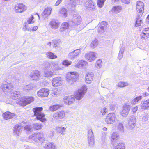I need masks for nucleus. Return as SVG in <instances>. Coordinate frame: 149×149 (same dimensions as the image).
<instances>
[{
  "label": "nucleus",
  "mask_w": 149,
  "mask_h": 149,
  "mask_svg": "<svg viewBox=\"0 0 149 149\" xmlns=\"http://www.w3.org/2000/svg\"><path fill=\"white\" fill-rule=\"evenodd\" d=\"M69 27V24L67 22H64L62 24L59 29V31L63 32L66 29H68Z\"/></svg>",
  "instance_id": "obj_38"
},
{
  "label": "nucleus",
  "mask_w": 149,
  "mask_h": 149,
  "mask_svg": "<svg viewBox=\"0 0 149 149\" xmlns=\"http://www.w3.org/2000/svg\"><path fill=\"white\" fill-rule=\"evenodd\" d=\"M33 126L34 129L36 130L41 129L43 127V125L40 123H36L33 124Z\"/></svg>",
  "instance_id": "obj_42"
},
{
  "label": "nucleus",
  "mask_w": 149,
  "mask_h": 149,
  "mask_svg": "<svg viewBox=\"0 0 149 149\" xmlns=\"http://www.w3.org/2000/svg\"><path fill=\"white\" fill-rule=\"evenodd\" d=\"M116 116L114 113H112L108 114L106 117L105 122L108 124L113 123L115 121Z\"/></svg>",
  "instance_id": "obj_8"
},
{
  "label": "nucleus",
  "mask_w": 149,
  "mask_h": 149,
  "mask_svg": "<svg viewBox=\"0 0 149 149\" xmlns=\"http://www.w3.org/2000/svg\"><path fill=\"white\" fill-rule=\"evenodd\" d=\"M65 116V112L64 110L59 111L54 113L53 115V117L56 120L63 119Z\"/></svg>",
  "instance_id": "obj_9"
},
{
  "label": "nucleus",
  "mask_w": 149,
  "mask_h": 149,
  "mask_svg": "<svg viewBox=\"0 0 149 149\" xmlns=\"http://www.w3.org/2000/svg\"><path fill=\"white\" fill-rule=\"evenodd\" d=\"M49 94V90L48 89L45 88L42 89L37 92L38 96L42 97H47Z\"/></svg>",
  "instance_id": "obj_14"
},
{
  "label": "nucleus",
  "mask_w": 149,
  "mask_h": 149,
  "mask_svg": "<svg viewBox=\"0 0 149 149\" xmlns=\"http://www.w3.org/2000/svg\"><path fill=\"white\" fill-rule=\"evenodd\" d=\"M34 87L32 84H29L27 85L24 86V87L23 89L25 90L29 91L32 89Z\"/></svg>",
  "instance_id": "obj_51"
},
{
  "label": "nucleus",
  "mask_w": 149,
  "mask_h": 149,
  "mask_svg": "<svg viewBox=\"0 0 149 149\" xmlns=\"http://www.w3.org/2000/svg\"><path fill=\"white\" fill-rule=\"evenodd\" d=\"M140 107L144 110L148 109L149 108V99L142 101L140 104Z\"/></svg>",
  "instance_id": "obj_28"
},
{
  "label": "nucleus",
  "mask_w": 149,
  "mask_h": 149,
  "mask_svg": "<svg viewBox=\"0 0 149 149\" xmlns=\"http://www.w3.org/2000/svg\"><path fill=\"white\" fill-rule=\"evenodd\" d=\"M105 1L102 0H98L97 4L100 8H102L103 6Z\"/></svg>",
  "instance_id": "obj_55"
},
{
  "label": "nucleus",
  "mask_w": 149,
  "mask_h": 149,
  "mask_svg": "<svg viewBox=\"0 0 149 149\" xmlns=\"http://www.w3.org/2000/svg\"><path fill=\"white\" fill-rule=\"evenodd\" d=\"M20 94L19 91H14L10 94L11 98L13 100H16L19 96Z\"/></svg>",
  "instance_id": "obj_34"
},
{
  "label": "nucleus",
  "mask_w": 149,
  "mask_h": 149,
  "mask_svg": "<svg viewBox=\"0 0 149 149\" xmlns=\"http://www.w3.org/2000/svg\"><path fill=\"white\" fill-rule=\"evenodd\" d=\"M49 25L50 28L53 30L57 29L60 25L58 21L55 20L51 21L49 22Z\"/></svg>",
  "instance_id": "obj_24"
},
{
  "label": "nucleus",
  "mask_w": 149,
  "mask_h": 149,
  "mask_svg": "<svg viewBox=\"0 0 149 149\" xmlns=\"http://www.w3.org/2000/svg\"><path fill=\"white\" fill-rule=\"evenodd\" d=\"M107 23L105 21L101 22L99 26H101V27L104 29L105 30L106 29Z\"/></svg>",
  "instance_id": "obj_54"
},
{
  "label": "nucleus",
  "mask_w": 149,
  "mask_h": 149,
  "mask_svg": "<svg viewBox=\"0 0 149 149\" xmlns=\"http://www.w3.org/2000/svg\"><path fill=\"white\" fill-rule=\"evenodd\" d=\"M59 14L63 18H65L68 15L67 10L65 8H61L59 10Z\"/></svg>",
  "instance_id": "obj_33"
},
{
  "label": "nucleus",
  "mask_w": 149,
  "mask_h": 149,
  "mask_svg": "<svg viewBox=\"0 0 149 149\" xmlns=\"http://www.w3.org/2000/svg\"><path fill=\"white\" fill-rule=\"evenodd\" d=\"M42 109V107H37L33 109L34 115L36 116L37 119L39 120L42 122H45L46 120L45 118L44 114L41 112Z\"/></svg>",
  "instance_id": "obj_1"
},
{
  "label": "nucleus",
  "mask_w": 149,
  "mask_h": 149,
  "mask_svg": "<svg viewBox=\"0 0 149 149\" xmlns=\"http://www.w3.org/2000/svg\"><path fill=\"white\" fill-rule=\"evenodd\" d=\"M2 87L3 90L4 92L8 91L9 90L12 89L13 87V85L11 83H6L3 84L2 85Z\"/></svg>",
  "instance_id": "obj_29"
},
{
  "label": "nucleus",
  "mask_w": 149,
  "mask_h": 149,
  "mask_svg": "<svg viewBox=\"0 0 149 149\" xmlns=\"http://www.w3.org/2000/svg\"><path fill=\"white\" fill-rule=\"evenodd\" d=\"M87 90V88L86 86H83L79 88L75 93V99L78 100L82 99L85 95Z\"/></svg>",
  "instance_id": "obj_2"
},
{
  "label": "nucleus",
  "mask_w": 149,
  "mask_h": 149,
  "mask_svg": "<svg viewBox=\"0 0 149 149\" xmlns=\"http://www.w3.org/2000/svg\"><path fill=\"white\" fill-rule=\"evenodd\" d=\"M17 13H21L26 10V8L22 4H17L15 7Z\"/></svg>",
  "instance_id": "obj_26"
},
{
  "label": "nucleus",
  "mask_w": 149,
  "mask_h": 149,
  "mask_svg": "<svg viewBox=\"0 0 149 149\" xmlns=\"http://www.w3.org/2000/svg\"><path fill=\"white\" fill-rule=\"evenodd\" d=\"M63 101L64 103L66 105L72 104L75 101V98L73 95L67 96L64 97Z\"/></svg>",
  "instance_id": "obj_12"
},
{
  "label": "nucleus",
  "mask_w": 149,
  "mask_h": 149,
  "mask_svg": "<svg viewBox=\"0 0 149 149\" xmlns=\"http://www.w3.org/2000/svg\"><path fill=\"white\" fill-rule=\"evenodd\" d=\"M81 53L80 49H77L70 52L68 56L71 60H73L77 58Z\"/></svg>",
  "instance_id": "obj_11"
},
{
  "label": "nucleus",
  "mask_w": 149,
  "mask_h": 149,
  "mask_svg": "<svg viewBox=\"0 0 149 149\" xmlns=\"http://www.w3.org/2000/svg\"><path fill=\"white\" fill-rule=\"evenodd\" d=\"M85 4V7L88 10H93L95 8V5L91 0H88L86 2Z\"/></svg>",
  "instance_id": "obj_20"
},
{
  "label": "nucleus",
  "mask_w": 149,
  "mask_h": 149,
  "mask_svg": "<svg viewBox=\"0 0 149 149\" xmlns=\"http://www.w3.org/2000/svg\"><path fill=\"white\" fill-rule=\"evenodd\" d=\"M143 23L141 18L140 15H139L136 17V24L135 26L136 27L141 26V24Z\"/></svg>",
  "instance_id": "obj_37"
},
{
  "label": "nucleus",
  "mask_w": 149,
  "mask_h": 149,
  "mask_svg": "<svg viewBox=\"0 0 149 149\" xmlns=\"http://www.w3.org/2000/svg\"><path fill=\"white\" fill-rule=\"evenodd\" d=\"M78 76V73L74 72H68L66 74V80L69 84L71 85L76 81Z\"/></svg>",
  "instance_id": "obj_3"
},
{
  "label": "nucleus",
  "mask_w": 149,
  "mask_h": 149,
  "mask_svg": "<svg viewBox=\"0 0 149 149\" xmlns=\"http://www.w3.org/2000/svg\"><path fill=\"white\" fill-rule=\"evenodd\" d=\"M109 107L111 111L114 110L115 108V106L113 105H110L109 106Z\"/></svg>",
  "instance_id": "obj_64"
},
{
  "label": "nucleus",
  "mask_w": 149,
  "mask_h": 149,
  "mask_svg": "<svg viewBox=\"0 0 149 149\" xmlns=\"http://www.w3.org/2000/svg\"><path fill=\"white\" fill-rule=\"evenodd\" d=\"M61 107L59 104L51 105L49 107V110L51 111L54 112L58 109Z\"/></svg>",
  "instance_id": "obj_41"
},
{
  "label": "nucleus",
  "mask_w": 149,
  "mask_h": 149,
  "mask_svg": "<svg viewBox=\"0 0 149 149\" xmlns=\"http://www.w3.org/2000/svg\"><path fill=\"white\" fill-rule=\"evenodd\" d=\"M122 9V6L121 5H116L113 7L111 11L114 14H117L120 13Z\"/></svg>",
  "instance_id": "obj_32"
},
{
  "label": "nucleus",
  "mask_w": 149,
  "mask_h": 149,
  "mask_svg": "<svg viewBox=\"0 0 149 149\" xmlns=\"http://www.w3.org/2000/svg\"><path fill=\"white\" fill-rule=\"evenodd\" d=\"M136 117L134 116L130 117L126 125L127 129L130 130L133 129L136 126Z\"/></svg>",
  "instance_id": "obj_6"
},
{
  "label": "nucleus",
  "mask_w": 149,
  "mask_h": 149,
  "mask_svg": "<svg viewBox=\"0 0 149 149\" xmlns=\"http://www.w3.org/2000/svg\"><path fill=\"white\" fill-rule=\"evenodd\" d=\"M34 101L32 97H24L21 98L18 102L19 104L23 106L27 105Z\"/></svg>",
  "instance_id": "obj_5"
},
{
  "label": "nucleus",
  "mask_w": 149,
  "mask_h": 149,
  "mask_svg": "<svg viewBox=\"0 0 149 149\" xmlns=\"http://www.w3.org/2000/svg\"><path fill=\"white\" fill-rule=\"evenodd\" d=\"M47 57L51 59H55L57 58V56L50 52H47L46 54Z\"/></svg>",
  "instance_id": "obj_45"
},
{
  "label": "nucleus",
  "mask_w": 149,
  "mask_h": 149,
  "mask_svg": "<svg viewBox=\"0 0 149 149\" xmlns=\"http://www.w3.org/2000/svg\"><path fill=\"white\" fill-rule=\"evenodd\" d=\"M130 105L129 103L125 104L123 107V110L121 112V115L124 117H126L130 109Z\"/></svg>",
  "instance_id": "obj_10"
},
{
  "label": "nucleus",
  "mask_w": 149,
  "mask_h": 149,
  "mask_svg": "<svg viewBox=\"0 0 149 149\" xmlns=\"http://www.w3.org/2000/svg\"><path fill=\"white\" fill-rule=\"evenodd\" d=\"M40 73L38 70L33 71L30 74L31 78L34 80H37L40 78Z\"/></svg>",
  "instance_id": "obj_21"
},
{
  "label": "nucleus",
  "mask_w": 149,
  "mask_h": 149,
  "mask_svg": "<svg viewBox=\"0 0 149 149\" xmlns=\"http://www.w3.org/2000/svg\"><path fill=\"white\" fill-rule=\"evenodd\" d=\"M114 149H125V144L123 142H120L114 148Z\"/></svg>",
  "instance_id": "obj_44"
},
{
  "label": "nucleus",
  "mask_w": 149,
  "mask_h": 149,
  "mask_svg": "<svg viewBox=\"0 0 149 149\" xmlns=\"http://www.w3.org/2000/svg\"><path fill=\"white\" fill-rule=\"evenodd\" d=\"M27 23L26 22L24 24V25L23 28L24 31H26L27 30L30 31V30L29 29L27 28V26L26 25Z\"/></svg>",
  "instance_id": "obj_61"
},
{
  "label": "nucleus",
  "mask_w": 149,
  "mask_h": 149,
  "mask_svg": "<svg viewBox=\"0 0 149 149\" xmlns=\"http://www.w3.org/2000/svg\"><path fill=\"white\" fill-rule=\"evenodd\" d=\"M142 120L144 121L148 120V119L147 116L146 115L143 116L142 118Z\"/></svg>",
  "instance_id": "obj_62"
},
{
  "label": "nucleus",
  "mask_w": 149,
  "mask_h": 149,
  "mask_svg": "<svg viewBox=\"0 0 149 149\" xmlns=\"http://www.w3.org/2000/svg\"><path fill=\"white\" fill-rule=\"evenodd\" d=\"M81 20V17L79 15L74 14L71 21L73 25H78L80 24Z\"/></svg>",
  "instance_id": "obj_15"
},
{
  "label": "nucleus",
  "mask_w": 149,
  "mask_h": 149,
  "mask_svg": "<svg viewBox=\"0 0 149 149\" xmlns=\"http://www.w3.org/2000/svg\"><path fill=\"white\" fill-rule=\"evenodd\" d=\"M88 143L90 147L93 146L95 144L94 138L88 139Z\"/></svg>",
  "instance_id": "obj_50"
},
{
  "label": "nucleus",
  "mask_w": 149,
  "mask_h": 149,
  "mask_svg": "<svg viewBox=\"0 0 149 149\" xmlns=\"http://www.w3.org/2000/svg\"><path fill=\"white\" fill-rule=\"evenodd\" d=\"M128 85V84L127 82L120 81L118 84L117 86L119 87H123L127 86Z\"/></svg>",
  "instance_id": "obj_52"
},
{
  "label": "nucleus",
  "mask_w": 149,
  "mask_h": 149,
  "mask_svg": "<svg viewBox=\"0 0 149 149\" xmlns=\"http://www.w3.org/2000/svg\"><path fill=\"white\" fill-rule=\"evenodd\" d=\"M94 74L92 72L87 73L85 76V82L86 84H89L93 81Z\"/></svg>",
  "instance_id": "obj_25"
},
{
  "label": "nucleus",
  "mask_w": 149,
  "mask_h": 149,
  "mask_svg": "<svg viewBox=\"0 0 149 149\" xmlns=\"http://www.w3.org/2000/svg\"><path fill=\"white\" fill-rule=\"evenodd\" d=\"M33 126L32 127L31 126L29 125H27L25 126L24 129L26 132H31L33 130Z\"/></svg>",
  "instance_id": "obj_49"
},
{
  "label": "nucleus",
  "mask_w": 149,
  "mask_h": 149,
  "mask_svg": "<svg viewBox=\"0 0 149 149\" xmlns=\"http://www.w3.org/2000/svg\"><path fill=\"white\" fill-rule=\"evenodd\" d=\"M107 111V109L105 107H104L101 109V113H102L103 115L105 114V113Z\"/></svg>",
  "instance_id": "obj_59"
},
{
  "label": "nucleus",
  "mask_w": 149,
  "mask_h": 149,
  "mask_svg": "<svg viewBox=\"0 0 149 149\" xmlns=\"http://www.w3.org/2000/svg\"><path fill=\"white\" fill-rule=\"evenodd\" d=\"M52 9L50 7H48L44 10L41 14L42 17L44 19L49 16L51 13Z\"/></svg>",
  "instance_id": "obj_27"
},
{
  "label": "nucleus",
  "mask_w": 149,
  "mask_h": 149,
  "mask_svg": "<svg viewBox=\"0 0 149 149\" xmlns=\"http://www.w3.org/2000/svg\"><path fill=\"white\" fill-rule=\"evenodd\" d=\"M45 149H56V147L53 143H47L44 146Z\"/></svg>",
  "instance_id": "obj_39"
},
{
  "label": "nucleus",
  "mask_w": 149,
  "mask_h": 149,
  "mask_svg": "<svg viewBox=\"0 0 149 149\" xmlns=\"http://www.w3.org/2000/svg\"><path fill=\"white\" fill-rule=\"evenodd\" d=\"M102 61L100 59L97 60L96 61L95 68L97 69H99L102 67Z\"/></svg>",
  "instance_id": "obj_47"
},
{
  "label": "nucleus",
  "mask_w": 149,
  "mask_h": 149,
  "mask_svg": "<svg viewBox=\"0 0 149 149\" xmlns=\"http://www.w3.org/2000/svg\"><path fill=\"white\" fill-rule=\"evenodd\" d=\"M119 138L118 134L116 132H113L111 136V141L112 144L116 142Z\"/></svg>",
  "instance_id": "obj_31"
},
{
  "label": "nucleus",
  "mask_w": 149,
  "mask_h": 149,
  "mask_svg": "<svg viewBox=\"0 0 149 149\" xmlns=\"http://www.w3.org/2000/svg\"><path fill=\"white\" fill-rule=\"evenodd\" d=\"M34 19V17L33 16H31L29 17L27 21V22L28 24H31L33 23L34 22V21H33Z\"/></svg>",
  "instance_id": "obj_56"
},
{
  "label": "nucleus",
  "mask_w": 149,
  "mask_h": 149,
  "mask_svg": "<svg viewBox=\"0 0 149 149\" xmlns=\"http://www.w3.org/2000/svg\"><path fill=\"white\" fill-rule=\"evenodd\" d=\"M141 38L145 40L149 38V27L143 29L141 34Z\"/></svg>",
  "instance_id": "obj_22"
},
{
  "label": "nucleus",
  "mask_w": 149,
  "mask_h": 149,
  "mask_svg": "<svg viewBox=\"0 0 149 149\" xmlns=\"http://www.w3.org/2000/svg\"><path fill=\"white\" fill-rule=\"evenodd\" d=\"M66 128L67 127H65L62 126H58L56 127V130L59 133L63 135H64V133L66 130Z\"/></svg>",
  "instance_id": "obj_35"
},
{
  "label": "nucleus",
  "mask_w": 149,
  "mask_h": 149,
  "mask_svg": "<svg viewBox=\"0 0 149 149\" xmlns=\"http://www.w3.org/2000/svg\"><path fill=\"white\" fill-rule=\"evenodd\" d=\"M46 65H47V67L51 68L54 72L61 69L58 63L57 62L52 61L50 63L47 62L46 63Z\"/></svg>",
  "instance_id": "obj_7"
},
{
  "label": "nucleus",
  "mask_w": 149,
  "mask_h": 149,
  "mask_svg": "<svg viewBox=\"0 0 149 149\" xmlns=\"http://www.w3.org/2000/svg\"><path fill=\"white\" fill-rule=\"evenodd\" d=\"M88 66L87 62L83 60H80L75 65V67L80 69L86 68Z\"/></svg>",
  "instance_id": "obj_19"
},
{
  "label": "nucleus",
  "mask_w": 149,
  "mask_h": 149,
  "mask_svg": "<svg viewBox=\"0 0 149 149\" xmlns=\"http://www.w3.org/2000/svg\"><path fill=\"white\" fill-rule=\"evenodd\" d=\"M96 53L91 52L86 53L85 55V57L89 61L92 62L96 59Z\"/></svg>",
  "instance_id": "obj_13"
},
{
  "label": "nucleus",
  "mask_w": 149,
  "mask_h": 149,
  "mask_svg": "<svg viewBox=\"0 0 149 149\" xmlns=\"http://www.w3.org/2000/svg\"><path fill=\"white\" fill-rule=\"evenodd\" d=\"M98 44V40L97 39L93 40L91 42L90 46L93 48H95Z\"/></svg>",
  "instance_id": "obj_43"
},
{
  "label": "nucleus",
  "mask_w": 149,
  "mask_h": 149,
  "mask_svg": "<svg viewBox=\"0 0 149 149\" xmlns=\"http://www.w3.org/2000/svg\"><path fill=\"white\" fill-rule=\"evenodd\" d=\"M142 98L141 96H139L132 99L131 102V104L132 105H135L139 101L141 100Z\"/></svg>",
  "instance_id": "obj_40"
},
{
  "label": "nucleus",
  "mask_w": 149,
  "mask_h": 149,
  "mask_svg": "<svg viewBox=\"0 0 149 149\" xmlns=\"http://www.w3.org/2000/svg\"><path fill=\"white\" fill-rule=\"evenodd\" d=\"M105 31V30L103 28L102 29V28L101 26H99L97 29V31L98 33H103Z\"/></svg>",
  "instance_id": "obj_58"
},
{
  "label": "nucleus",
  "mask_w": 149,
  "mask_h": 149,
  "mask_svg": "<svg viewBox=\"0 0 149 149\" xmlns=\"http://www.w3.org/2000/svg\"><path fill=\"white\" fill-rule=\"evenodd\" d=\"M122 3L125 4H129L130 2V0H121Z\"/></svg>",
  "instance_id": "obj_63"
},
{
  "label": "nucleus",
  "mask_w": 149,
  "mask_h": 149,
  "mask_svg": "<svg viewBox=\"0 0 149 149\" xmlns=\"http://www.w3.org/2000/svg\"><path fill=\"white\" fill-rule=\"evenodd\" d=\"M94 138L92 130L91 129L89 130L88 134V139Z\"/></svg>",
  "instance_id": "obj_53"
},
{
  "label": "nucleus",
  "mask_w": 149,
  "mask_h": 149,
  "mask_svg": "<svg viewBox=\"0 0 149 149\" xmlns=\"http://www.w3.org/2000/svg\"><path fill=\"white\" fill-rule=\"evenodd\" d=\"M117 130L120 133H123L124 132V128L123 124L121 123H119L117 126Z\"/></svg>",
  "instance_id": "obj_36"
},
{
  "label": "nucleus",
  "mask_w": 149,
  "mask_h": 149,
  "mask_svg": "<svg viewBox=\"0 0 149 149\" xmlns=\"http://www.w3.org/2000/svg\"><path fill=\"white\" fill-rule=\"evenodd\" d=\"M22 127L23 126L20 124L15 125L13 130L14 134L17 136L20 135L22 131Z\"/></svg>",
  "instance_id": "obj_17"
},
{
  "label": "nucleus",
  "mask_w": 149,
  "mask_h": 149,
  "mask_svg": "<svg viewBox=\"0 0 149 149\" xmlns=\"http://www.w3.org/2000/svg\"><path fill=\"white\" fill-rule=\"evenodd\" d=\"M124 48L122 47L120 48L118 55V58L119 60L122 59L123 57V53L124 52Z\"/></svg>",
  "instance_id": "obj_48"
},
{
  "label": "nucleus",
  "mask_w": 149,
  "mask_h": 149,
  "mask_svg": "<svg viewBox=\"0 0 149 149\" xmlns=\"http://www.w3.org/2000/svg\"><path fill=\"white\" fill-rule=\"evenodd\" d=\"M15 115L10 112L7 111L3 114L2 116L4 119L7 120L8 119H11L15 116Z\"/></svg>",
  "instance_id": "obj_30"
},
{
  "label": "nucleus",
  "mask_w": 149,
  "mask_h": 149,
  "mask_svg": "<svg viewBox=\"0 0 149 149\" xmlns=\"http://www.w3.org/2000/svg\"><path fill=\"white\" fill-rule=\"evenodd\" d=\"M138 109V107L137 106H135L132 107L131 109V112L133 114H134L136 113Z\"/></svg>",
  "instance_id": "obj_57"
},
{
  "label": "nucleus",
  "mask_w": 149,
  "mask_h": 149,
  "mask_svg": "<svg viewBox=\"0 0 149 149\" xmlns=\"http://www.w3.org/2000/svg\"><path fill=\"white\" fill-rule=\"evenodd\" d=\"M49 68L47 67V65L45 68L44 76L46 77H51L54 75V72L52 70H51Z\"/></svg>",
  "instance_id": "obj_23"
},
{
  "label": "nucleus",
  "mask_w": 149,
  "mask_h": 149,
  "mask_svg": "<svg viewBox=\"0 0 149 149\" xmlns=\"http://www.w3.org/2000/svg\"><path fill=\"white\" fill-rule=\"evenodd\" d=\"M144 3L140 1H138L137 2L136 10L139 13H143L144 11Z\"/></svg>",
  "instance_id": "obj_18"
},
{
  "label": "nucleus",
  "mask_w": 149,
  "mask_h": 149,
  "mask_svg": "<svg viewBox=\"0 0 149 149\" xmlns=\"http://www.w3.org/2000/svg\"><path fill=\"white\" fill-rule=\"evenodd\" d=\"M106 136V134L104 132H103L102 133V136L101 137V140L104 141L105 140V138Z\"/></svg>",
  "instance_id": "obj_60"
},
{
  "label": "nucleus",
  "mask_w": 149,
  "mask_h": 149,
  "mask_svg": "<svg viewBox=\"0 0 149 149\" xmlns=\"http://www.w3.org/2000/svg\"><path fill=\"white\" fill-rule=\"evenodd\" d=\"M52 84L54 87L61 86L62 84V79L60 77H57L52 79Z\"/></svg>",
  "instance_id": "obj_16"
},
{
  "label": "nucleus",
  "mask_w": 149,
  "mask_h": 149,
  "mask_svg": "<svg viewBox=\"0 0 149 149\" xmlns=\"http://www.w3.org/2000/svg\"><path fill=\"white\" fill-rule=\"evenodd\" d=\"M72 63V62L71 61H70L67 59L64 60L61 63L63 65L67 67L70 65Z\"/></svg>",
  "instance_id": "obj_46"
},
{
  "label": "nucleus",
  "mask_w": 149,
  "mask_h": 149,
  "mask_svg": "<svg viewBox=\"0 0 149 149\" xmlns=\"http://www.w3.org/2000/svg\"><path fill=\"white\" fill-rule=\"evenodd\" d=\"M29 139L35 142H37L38 140L42 141L44 140L45 137L42 132H39L30 135L29 137Z\"/></svg>",
  "instance_id": "obj_4"
}]
</instances>
